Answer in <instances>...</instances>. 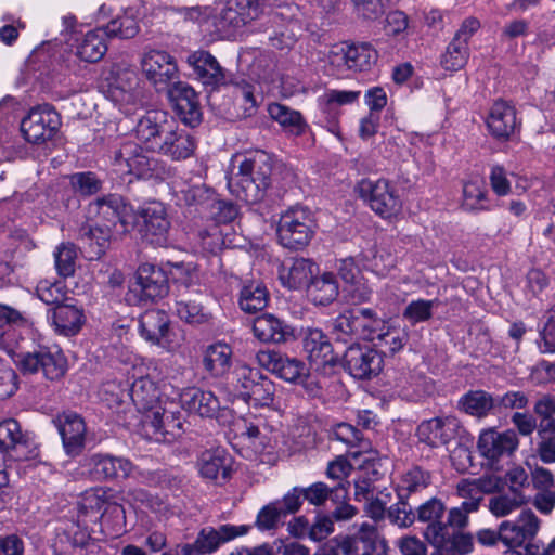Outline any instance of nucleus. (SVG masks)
Segmentation results:
<instances>
[{
  "instance_id": "obj_1",
  "label": "nucleus",
  "mask_w": 555,
  "mask_h": 555,
  "mask_svg": "<svg viewBox=\"0 0 555 555\" xmlns=\"http://www.w3.org/2000/svg\"><path fill=\"white\" fill-rule=\"evenodd\" d=\"M271 172V164L262 152L249 157L235 156L228 175V188L237 199L248 205L260 203L270 185Z\"/></svg>"
},
{
  "instance_id": "obj_2",
  "label": "nucleus",
  "mask_w": 555,
  "mask_h": 555,
  "mask_svg": "<svg viewBox=\"0 0 555 555\" xmlns=\"http://www.w3.org/2000/svg\"><path fill=\"white\" fill-rule=\"evenodd\" d=\"M268 0H229L212 15L205 18V30L217 37H228L258 20L266 10Z\"/></svg>"
},
{
  "instance_id": "obj_3",
  "label": "nucleus",
  "mask_w": 555,
  "mask_h": 555,
  "mask_svg": "<svg viewBox=\"0 0 555 555\" xmlns=\"http://www.w3.org/2000/svg\"><path fill=\"white\" fill-rule=\"evenodd\" d=\"M315 223L309 209L295 206L280 217L278 240L288 249H301L309 244L314 235Z\"/></svg>"
},
{
  "instance_id": "obj_4",
  "label": "nucleus",
  "mask_w": 555,
  "mask_h": 555,
  "mask_svg": "<svg viewBox=\"0 0 555 555\" xmlns=\"http://www.w3.org/2000/svg\"><path fill=\"white\" fill-rule=\"evenodd\" d=\"M178 125L164 111H149L137 122L134 133L147 151L162 154Z\"/></svg>"
},
{
  "instance_id": "obj_5",
  "label": "nucleus",
  "mask_w": 555,
  "mask_h": 555,
  "mask_svg": "<svg viewBox=\"0 0 555 555\" xmlns=\"http://www.w3.org/2000/svg\"><path fill=\"white\" fill-rule=\"evenodd\" d=\"M168 292L165 271L154 264L143 263L138 268L135 280L129 285L125 300L131 306H139L163 298Z\"/></svg>"
},
{
  "instance_id": "obj_6",
  "label": "nucleus",
  "mask_w": 555,
  "mask_h": 555,
  "mask_svg": "<svg viewBox=\"0 0 555 555\" xmlns=\"http://www.w3.org/2000/svg\"><path fill=\"white\" fill-rule=\"evenodd\" d=\"M249 526L246 525H221L218 528H202L194 542L177 545L180 555H208L218 551V548L238 537L247 534Z\"/></svg>"
},
{
  "instance_id": "obj_7",
  "label": "nucleus",
  "mask_w": 555,
  "mask_h": 555,
  "mask_svg": "<svg viewBox=\"0 0 555 555\" xmlns=\"http://www.w3.org/2000/svg\"><path fill=\"white\" fill-rule=\"evenodd\" d=\"M357 191L370 208L382 218H391L401 209L396 188L386 179H362Z\"/></svg>"
},
{
  "instance_id": "obj_8",
  "label": "nucleus",
  "mask_w": 555,
  "mask_h": 555,
  "mask_svg": "<svg viewBox=\"0 0 555 555\" xmlns=\"http://www.w3.org/2000/svg\"><path fill=\"white\" fill-rule=\"evenodd\" d=\"M327 60L336 75L347 69L362 72L370 69L376 62L377 52L369 43H340L330 50Z\"/></svg>"
},
{
  "instance_id": "obj_9",
  "label": "nucleus",
  "mask_w": 555,
  "mask_h": 555,
  "mask_svg": "<svg viewBox=\"0 0 555 555\" xmlns=\"http://www.w3.org/2000/svg\"><path fill=\"white\" fill-rule=\"evenodd\" d=\"M114 165L119 172L142 179L158 177L162 171L159 162L144 154L142 146L134 142H125L120 146L115 153Z\"/></svg>"
},
{
  "instance_id": "obj_10",
  "label": "nucleus",
  "mask_w": 555,
  "mask_h": 555,
  "mask_svg": "<svg viewBox=\"0 0 555 555\" xmlns=\"http://www.w3.org/2000/svg\"><path fill=\"white\" fill-rule=\"evenodd\" d=\"M142 426L146 437L156 442H171L183 434L181 413L163 405L144 415Z\"/></svg>"
},
{
  "instance_id": "obj_11",
  "label": "nucleus",
  "mask_w": 555,
  "mask_h": 555,
  "mask_svg": "<svg viewBox=\"0 0 555 555\" xmlns=\"http://www.w3.org/2000/svg\"><path fill=\"white\" fill-rule=\"evenodd\" d=\"M61 127L59 113L49 105L33 108L21 122L24 138L34 144L51 140Z\"/></svg>"
},
{
  "instance_id": "obj_12",
  "label": "nucleus",
  "mask_w": 555,
  "mask_h": 555,
  "mask_svg": "<svg viewBox=\"0 0 555 555\" xmlns=\"http://www.w3.org/2000/svg\"><path fill=\"white\" fill-rule=\"evenodd\" d=\"M138 217L141 219L139 231L142 238L153 246H166L170 221L165 206L159 202L147 203L140 208Z\"/></svg>"
},
{
  "instance_id": "obj_13",
  "label": "nucleus",
  "mask_w": 555,
  "mask_h": 555,
  "mask_svg": "<svg viewBox=\"0 0 555 555\" xmlns=\"http://www.w3.org/2000/svg\"><path fill=\"white\" fill-rule=\"evenodd\" d=\"M141 69L158 91L167 89L178 78L175 57L162 50L145 52L141 59Z\"/></svg>"
},
{
  "instance_id": "obj_14",
  "label": "nucleus",
  "mask_w": 555,
  "mask_h": 555,
  "mask_svg": "<svg viewBox=\"0 0 555 555\" xmlns=\"http://www.w3.org/2000/svg\"><path fill=\"white\" fill-rule=\"evenodd\" d=\"M541 527V520L531 509H524L515 520L502 521L499 526V539L507 547H521L534 540Z\"/></svg>"
},
{
  "instance_id": "obj_15",
  "label": "nucleus",
  "mask_w": 555,
  "mask_h": 555,
  "mask_svg": "<svg viewBox=\"0 0 555 555\" xmlns=\"http://www.w3.org/2000/svg\"><path fill=\"white\" fill-rule=\"evenodd\" d=\"M16 362L23 372L33 374L42 371L50 380L64 376L67 369L64 354L60 351L51 352L48 349L20 353Z\"/></svg>"
},
{
  "instance_id": "obj_16",
  "label": "nucleus",
  "mask_w": 555,
  "mask_h": 555,
  "mask_svg": "<svg viewBox=\"0 0 555 555\" xmlns=\"http://www.w3.org/2000/svg\"><path fill=\"white\" fill-rule=\"evenodd\" d=\"M383 363L382 354L369 346L352 345L347 348L343 358L344 369L358 379H370L378 375Z\"/></svg>"
},
{
  "instance_id": "obj_17",
  "label": "nucleus",
  "mask_w": 555,
  "mask_h": 555,
  "mask_svg": "<svg viewBox=\"0 0 555 555\" xmlns=\"http://www.w3.org/2000/svg\"><path fill=\"white\" fill-rule=\"evenodd\" d=\"M90 211L95 212L102 223H107L115 229L117 234L129 232L132 208L117 194H108L96 198L89 206Z\"/></svg>"
},
{
  "instance_id": "obj_18",
  "label": "nucleus",
  "mask_w": 555,
  "mask_h": 555,
  "mask_svg": "<svg viewBox=\"0 0 555 555\" xmlns=\"http://www.w3.org/2000/svg\"><path fill=\"white\" fill-rule=\"evenodd\" d=\"M53 424L62 438L65 453L72 457L80 455L87 441L85 420L76 412L67 411L57 414L53 418Z\"/></svg>"
},
{
  "instance_id": "obj_19",
  "label": "nucleus",
  "mask_w": 555,
  "mask_h": 555,
  "mask_svg": "<svg viewBox=\"0 0 555 555\" xmlns=\"http://www.w3.org/2000/svg\"><path fill=\"white\" fill-rule=\"evenodd\" d=\"M256 359L261 367L288 383L301 384L307 376V367L302 361L288 358L281 352L260 350Z\"/></svg>"
},
{
  "instance_id": "obj_20",
  "label": "nucleus",
  "mask_w": 555,
  "mask_h": 555,
  "mask_svg": "<svg viewBox=\"0 0 555 555\" xmlns=\"http://www.w3.org/2000/svg\"><path fill=\"white\" fill-rule=\"evenodd\" d=\"M304 350L315 372L327 374L337 362L326 335L318 328H308L302 340Z\"/></svg>"
},
{
  "instance_id": "obj_21",
  "label": "nucleus",
  "mask_w": 555,
  "mask_h": 555,
  "mask_svg": "<svg viewBox=\"0 0 555 555\" xmlns=\"http://www.w3.org/2000/svg\"><path fill=\"white\" fill-rule=\"evenodd\" d=\"M477 447L483 457L494 462L513 454L518 447V438L513 430L501 433L489 428L480 433Z\"/></svg>"
},
{
  "instance_id": "obj_22",
  "label": "nucleus",
  "mask_w": 555,
  "mask_h": 555,
  "mask_svg": "<svg viewBox=\"0 0 555 555\" xmlns=\"http://www.w3.org/2000/svg\"><path fill=\"white\" fill-rule=\"evenodd\" d=\"M460 429L455 417H434L422 422L416 430L418 440L431 448L448 444L453 440Z\"/></svg>"
},
{
  "instance_id": "obj_23",
  "label": "nucleus",
  "mask_w": 555,
  "mask_h": 555,
  "mask_svg": "<svg viewBox=\"0 0 555 555\" xmlns=\"http://www.w3.org/2000/svg\"><path fill=\"white\" fill-rule=\"evenodd\" d=\"M168 92L181 120L191 127L197 126L202 120V111L194 89L185 82L177 81Z\"/></svg>"
},
{
  "instance_id": "obj_24",
  "label": "nucleus",
  "mask_w": 555,
  "mask_h": 555,
  "mask_svg": "<svg viewBox=\"0 0 555 555\" xmlns=\"http://www.w3.org/2000/svg\"><path fill=\"white\" fill-rule=\"evenodd\" d=\"M444 514L446 506L437 498H431L417 507L415 516L418 521L427 525L424 530V538L428 543L442 541L443 532H446Z\"/></svg>"
},
{
  "instance_id": "obj_25",
  "label": "nucleus",
  "mask_w": 555,
  "mask_h": 555,
  "mask_svg": "<svg viewBox=\"0 0 555 555\" xmlns=\"http://www.w3.org/2000/svg\"><path fill=\"white\" fill-rule=\"evenodd\" d=\"M30 325L29 319L18 310L0 305V348L13 352L21 339L20 331Z\"/></svg>"
},
{
  "instance_id": "obj_26",
  "label": "nucleus",
  "mask_w": 555,
  "mask_h": 555,
  "mask_svg": "<svg viewBox=\"0 0 555 555\" xmlns=\"http://www.w3.org/2000/svg\"><path fill=\"white\" fill-rule=\"evenodd\" d=\"M181 406L189 413L201 417H214L220 410V401L210 390L188 387L180 393Z\"/></svg>"
},
{
  "instance_id": "obj_27",
  "label": "nucleus",
  "mask_w": 555,
  "mask_h": 555,
  "mask_svg": "<svg viewBox=\"0 0 555 555\" xmlns=\"http://www.w3.org/2000/svg\"><path fill=\"white\" fill-rule=\"evenodd\" d=\"M31 442L28 437L22 433L17 421L13 418L4 420L0 423V450L4 452H15L17 460H27L36 455L35 450L26 452Z\"/></svg>"
},
{
  "instance_id": "obj_28",
  "label": "nucleus",
  "mask_w": 555,
  "mask_h": 555,
  "mask_svg": "<svg viewBox=\"0 0 555 555\" xmlns=\"http://www.w3.org/2000/svg\"><path fill=\"white\" fill-rule=\"evenodd\" d=\"M318 272L319 268L313 261L305 258H294L281 264L279 276L284 285L296 289L307 287Z\"/></svg>"
},
{
  "instance_id": "obj_29",
  "label": "nucleus",
  "mask_w": 555,
  "mask_h": 555,
  "mask_svg": "<svg viewBox=\"0 0 555 555\" xmlns=\"http://www.w3.org/2000/svg\"><path fill=\"white\" fill-rule=\"evenodd\" d=\"M487 125L495 138L508 139L519 126L515 107L505 101H496L490 109Z\"/></svg>"
},
{
  "instance_id": "obj_30",
  "label": "nucleus",
  "mask_w": 555,
  "mask_h": 555,
  "mask_svg": "<svg viewBox=\"0 0 555 555\" xmlns=\"http://www.w3.org/2000/svg\"><path fill=\"white\" fill-rule=\"evenodd\" d=\"M186 63L193 68L194 74L204 85L216 86L225 79L224 70L217 59L208 51L198 50L192 52Z\"/></svg>"
},
{
  "instance_id": "obj_31",
  "label": "nucleus",
  "mask_w": 555,
  "mask_h": 555,
  "mask_svg": "<svg viewBox=\"0 0 555 555\" xmlns=\"http://www.w3.org/2000/svg\"><path fill=\"white\" fill-rule=\"evenodd\" d=\"M169 317L165 311L146 310L139 320L140 334L146 341L165 346L169 333Z\"/></svg>"
},
{
  "instance_id": "obj_32",
  "label": "nucleus",
  "mask_w": 555,
  "mask_h": 555,
  "mask_svg": "<svg viewBox=\"0 0 555 555\" xmlns=\"http://www.w3.org/2000/svg\"><path fill=\"white\" fill-rule=\"evenodd\" d=\"M253 333L262 343H285L292 335V328L271 313L257 317L253 322Z\"/></svg>"
},
{
  "instance_id": "obj_33",
  "label": "nucleus",
  "mask_w": 555,
  "mask_h": 555,
  "mask_svg": "<svg viewBox=\"0 0 555 555\" xmlns=\"http://www.w3.org/2000/svg\"><path fill=\"white\" fill-rule=\"evenodd\" d=\"M269 298V292L261 281L245 280L240 289L237 304L242 311L254 314L268 306Z\"/></svg>"
},
{
  "instance_id": "obj_34",
  "label": "nucleus",
  "mask_w": 555,
  "mask_h": 555,
  "mask_svg": "<svg viewBox=\"0 0 555 555\" xmlns=\"http://www.w3.org/2000/svg\"><path fill=\"white\" fill-rule=\"evenodd\" d=\"M79 505L85 514L96 513L101 516L111 509L115 512L120 508L116 503L114 490L107 487H95L86 490L81 495Z\"/></svg>"
},
{
  "instance_id": "obj_35",
  "label": "nucleus",
  "mask_w": 555,
  "mask_h": 555,
  "mask_svg": "<svg viewBox=\"0 0 555 555\" xmlns=\"http://www.w3.org/2000/svg\"><path fill=\"white\" fill-rule=\"evenodd\" d=\"M197 465L201 475L207 479L217 480L219 477L227 479L230 474L231 457L221 448L206 450L201 454Z\"/></svg>"
},
{
  "instance_id": "obj_36",
  "label": "nucleus",
  "mask_w": 555,
  "mask_h": 555,
  "mask_svg": "<svg viewBox=\"0 0 555 555\" xmlns=\"http://www.w3.org/2000/svg\"><path fill=\"white\" fill-rule=\"evenodd\" d=\"M232 349L225 343H216L206 347L202 363L211 377L223 376L231 367Z\"/></svg>"
},
{
  "instance_id": "obj_37",
  "label": "nucleus",
  "mask_w": 555,
  "mask_h": 555,
  "mask_svg": "<svg viewBox=\"0 0 555 555\" xmlns=\"http://www.w3.org/2000/svg\"><path fill=\"white\" fill-rule=\"evenodd\" d=\"M52 323L59 334L74 336L85 323L83 311L75 305H57L53 309Z\"/></svg>"
},
{
  "instance_id": "obj_38",
  "label": "nucleus",
  "mask_w": 555,
  "mask_h": 555,
  "mask_svg": "<svg viewBox=\"0 0 555 555\" xmlns=\"http://www.w3.org/2000/svg\"><path fill=\"white\" fill-rule=\"evenodd\" d=\"M130 396L137 408L145 413H151L159 403V390L149 377H140L133 382Z\"/></svg>"
},
{
  "instance_id": "obj_39",
  "label": "nucleus",
  "mask_w": 555,
  "mask_h": 555,
  "mask_svg": "<svg viewBox=\"0 0 555 555\" xmlns=\"http://www.w3.org/2000/svg\"><path fill=\"white\" fill-rule=\"evenodd\" d=\"M431 483V474L420 466H413L402 474L397 493L400 500H408L412 494L422 492Z\"/></svg>"
},
{
  "instance_id": "obj_40",
  "label": "nucleus",
  "mask_w": 555,
  "mask_h": 555,
  "mask_svg": "<svg viewBox=\"0 0 555 555\" xmlns=\"http://www.w3.org/2000/svg\"><path fill=\"white\" fill-rule=\"evenodd\" d=\"M82 238L87 240L90 246V258H100L109 247L111 240L118 235L115 229L107 223L96 224L94 227H83L80 230Z\"/></svg>"
},
{
  "instance_id": "obj_41",
  "label": "nucleus",
  "mask_w": 555,
  "mask_h": 555,
  "mask_svg": "<svg viewBox=\"0 0 555 555\" xmlns=\"http://www.w3.org/2000/svg\"><path fill=\"white\" fill-rule=\"evenodd\" d=\"M270 117L275 120L285 131L300 135L302 134L308 125L302 115L295 109L287 107L280 103H271L268 106Z\"/></svg>"
},
{
  "instance_id": "obj_42",
  "label": "nucleus",
  "mask_w": 555,
  "mask_h": 555,
  "mask_svg": "<svg viewBox=\"0 0 555 555\" xmlns=\"http://www.w3.org/2000/svg\"><path fill=\"white\" fill-rule=\"evenodd\" d=\"M308 296L317 305H328L338 296V285L333 273L313 276L307 286Z\"/></svg>"
},
{
  "instance_id": "obj_43",
  "label": "nucleus",
  "mask_w": 555,
  "mask_h": 555,
  "mask_svg": "<svg viewBox=\"0 0 555 555\" xmlns=\"http://www.w3.org/2000/svg\"><path fill=\"white\" fill-rule=\"evenodd\" d=\"M103 29H94L88 31L81 38L77 39L76 54L77 56L89 63L100 61L105 54L107 47L103 39Z\"/></svg>"
},
{
  "instance_id": "obj_44",
  "label": "nucleus",
  "mask_w": 555,
  "mask_h": 555,
  "mask_svg": "<svg viewBox=\"0 0 555 555\" xmlns=\"http://www.w3.org/2000/svg\"><path fill=\"white\" fill-rule=\"evenodd\" d=\"M364 321L361 317L356 314L354 310H347L339 314L333 321V334L337 340L347 343L353 338H363L365 327Z\"/></svg>"
},
{
  "instance_id": "obj_45",
  "label": "nucleus",
  "mask_w": 555,
  "mask_h": 555,
  "mask_svg": "<svg viewBox=\"0 0 555 555\" xmlns=\"http://www.w3.org/2000/svg\"><path fill=\"white\" fill-rule=\"evenodd\" d=\"M302 498L315 506L323 505L328 499L334 502L347 498V487L344 483L330 488L326 483L318 481L307 488H300Z\"/></svg>"
},
{
  "instance_id": "obj_46",
  "label": "nucleus",
  "mask_w": 555,
  "mask_h": 555,
  "mask_svg": "<svg viewBox=\"0 0 555 555\" xmlns=\"http://www.w3.org/2000/svg\"><path fill=\"white\" fill-rule=\"evenodd\" d=\"M116 91H119V101L127 104H134L140 95L139 77L132 67H118L114 81Z\"/></svg>"
},
{
  "instance_id": "obj_47",
  "label": "nucleus",
  "mask_w": 555,
  "mask_h": 555,
  "mask_svg": "<svg viewBox=\"0 0 555 555\" xmlns=\"http://www.w3.org/2000/svg\"><path fill=\"white\" fill-rule=\"evenodd\" d=\"M527 504L522 491L501 492L492 495L488 501V508L495 517H506Z\"/></svg>"
},
{
  "instance_id": "obj_48",
  "label": "nucleus",
  "mask_w": 555,
  "mask_h": 555,
  "mask_svg": "<svg viewBox=\"0 0 555 555\" xmlns=\"http://www.w3.org/2000/svg\"><path fill=\"white\" fill-rule=\"evenodd\" d=\"M494 405L493 397L483 390H470L459 401L462 411L479 418L487 416Z\"/></svg>"
},
{
  "instance_id": "obj_49",
  "label": "nucleus",
  "mask_w": 555,
  "mask_h": 555,
  "mask_svg": "<svg viewBox=\"0 0 555 555\" xmlns=\"http://www.w3.org/2000/svg\"><path fill=\"white\" fill-rule=\"evenodd\" d=\"M278 387L268 376L262 375L254 387L253 391L244 400L248 405L255 408L278 409L280 400L276 397Z\"/></svg>"
},
{
  "instance_id": "obj_50",
  "label": "nucleus",
  "mask_w": 555,
  "mask_h": 555,
  "mask_svg": "<svg viewBox=\"0 0 555 555\" xmlns=\"http://www.w3.org/2000/svg\"><path fill=\"white\" fill-rule=\"evenodd\" d=\"M375 537L373 526L363 524L359 532L352 537H343L337 541V554L360 555L365 547H372V539Z\"/></svg>"
},
{
  "instance_id": "obj_51",
  "label": "nucleus",
  "mask_w": 555,
  "mask_h": 555,
  "mask_svg": "<svg viewBox=\"0 0 555 555\" xmlns=\"http://www.w3.org/2000/svg\"><path fill=\"white\" fill-rule=\"evenodd\" d=\"M82 467L94 481L115 479L113 455L94 453L83 459Z\"/></svg>"
},
{
  "instance_id": "obj_52",
  "label": "nucleus",
  "mask_w": 555,
  "mask_h": 555,
  "mask_svg": "<svg viewBox=\"0 0 555 555\" xmlns=\"http://www.w3.org/2000/svg\"><path fill=\"white\" fill-rule=\"evenodd\" d=\"M195 147L194 138L188 131L177 127L162 155L170 157L172 160H182L192 156Z\"/></svg>"
},
{
  "instance_id": "obj_53",
  "label": "nucleus",
  "mask_w": 555,
  "mask_h": 555,
  "mask_svg": "<svg viewBox=\"0 0 555 555\" xmlns=\"http://www.w3.org/2000/svg\"><path fill=\"white\" fill-rule=\"evenodd\" d=\"M487 195L485 182L479 178L470 179L463 185L462 206L467 211L488 210Z\"/></svg>"
},
{
  "instance_id": "obj_54",
  "label": "nucleus",
  "mask_w": 555,
  "mask_h": 555,
  "mask_svg": "<svg viewBox=\"0 0 555 555\" xmlns=\"http://www.w3.org/2000/svg\"><path fill=\"white\" fill-rule=\"evenodd\" d=\"M99 29H103L102 34L109 38L130 39L139 33V25L132 15L124 13L112 18Z\"/></svg>"
},
{
  "instance_id": "obj_55",
  "label": "nucleus",
  "mask_w": 555,
  "mask_h": 555,
  "mask_svg": "<svg viewBox=\"0 0 555 555\" xmlns=\"http://www.w3.org/2000/svg\"><path fill=\"white\" fill-rule=\"evenodd\" d=\"M375 340L377 345L386 348L391 353L401 350L409 339V334L405 328L390 326L384 323L375 333Z\"/></svg>"
},
{
  "instance_id": "obj_56",
  "label": "nucleus",
  "mask_w": 555,
  "mask_h": 555,
  "mask_svg": "<svg viewBox=\"0 0 555 555\" xmlns=\"http://www.w3.org/2000/svg\"><path fill=\"white\" fill-rule=\"evenodd\" d=\"M170 273L179 291L194 288L199 292L201 278L199 272L193 263L177 262L171 264Z\"/></svg>"
},
{
  "instance_id": "obj_57",
  "label": "nucleus",
  "mask_w": 555,
  "mask_h": 555,
  "mask_svg": "<svg viewBox=\"0 0 555 555\" xmlns=\"http://www.w3.org/2000/svg\"><path fill=\"white\" fill-rule=\"evenodd\" d=\"M485 485L486 481L482 478L462 479L456 485V494L463 500L461 504H472L475 506L474 509L478 511L483 500Z\"/></svg>"
},
{
  "instance_id": "obj_58",
  "label": "nucleus",
  "mask_w": 555,
  "mask_h": 555,
  "mask_svg": "<svg viewBox=\"0 0 555 555\" xmlns=\"http://www.w3.org/2000/svg\"><path fill=\"white\" fill-rule=\"evenodd\" d=\"M54 259L59 275L67 278L75 273L77 249L74 244L60 245L54 253Z\"/></svg>"
},
{
  "instance_id": "obj_59",
  "label": "nucleus",
  "mask_w": 555,
  "mask_h": 555,
  "mask_svg": "<svg viewBox=\"0 0 555 555\" xmlns=\"http://www.w3.org/2000/svg\"><path fill=\"white\" fill-rule=\"evenodd\" d=\"M469 57V48L452 40L441 56V65L447 70H459L465 66Z\"/></svg>"
},
{
  "instance_id": "obj_60",
  "label": "nucleus",
  "mask_w": 555,
  "mask_h": 555,
  "mask_svg": "<svg viewBox=\"0 0 555 555\" xmlns=\"http://www.w3.org/2000/svg\"><path fill=\"white\" fill-rule=\"evenodd\" d=\"M363 256L366 260L364 266L380 276L386 275L396 266V257L386 249L369 250Z\"/></svg>"
},
{
  "instance_id": "obj_61",
  "label": "nucleus",
  "mask_w": 555,
  "mask_h": 555,
  "mask_svg": "<svg viewBox=\"0 0 555 555\" xmlns=\"http://www.w3.org/2000/svg\"><path fill=\"white\" fill-rule=\"evenodd\" d=\"M235 391L241 399L245 400L262 377V374L257 369L248 365H241L235 370Z\"/></svg>"
},
{
  "instance_id": "obj_62",
  "label": "nucleus",
  "mask_w": 555,
  "mask_h": 555,
  "mask_svg": "<svg viewBox=\"0 0 555 555\" xmlns=\"http://www.w3.org/2000/svg\"><path fill=\"white\" fill-rule=\"evenodd\" d=\"M176 313L182 321L190 324H203L208 322L210 318L202 305L184 299L176 301Z\"/></svg>"
},
{
  "instance_id": "obj_63",
  "label": "nucleus",
  "mask_w": 555,
  "mask_h": 555,
  "mask_svg": "<svg viewBox=\"0 0 555 555\" xmlns=\"http://www.w3.org/2000/svg\"><path fill=\"white\" fill-rule=\"evenodd\" d=\"M198 240L202 250L208 254H217L225 245L223 229L217 223H212L199 231Z\"/></svg>"
},
{
  "instance_id": "obj_64",
  "label": "nucleus",
  "mask_w": 555,
  "mask_h": 555,
  "mask_svg": "<svg viewBox=\"0 0 555 555\" xmlns=\"http://www.w3.org/2000/svg\"><path fill=\"white\" fill-rule=\"evenodd\" d=\"M434 300H412L403 310L402 318L411 325L426 322L433 317Z\"/></svg>"
}]
</instances>
